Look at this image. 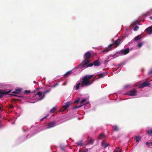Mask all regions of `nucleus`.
<instances>
[{"label": "nucleus", "mask_w": 152, "mask_h": 152, "mask_svg": "<svg viewBox=\"0 0 152 152\" xmlns=\"http://www.w3.org/2000/svg\"><path fill=\"white\" fill-rule=\"evenodd\" d=\"M149 18L150 19H151V20H152V16H151L150 17H149Z\"/></svg>", "instance_id": "79ce46f5"}, {"label": "nucleus", "mask_w": 152, "mask_h": 152, "mask_svg": "<svg viewBox=\"0 0 152 152\" xmlns=\"http://www.w3.org/2000/svg\"><path fill=\"white\" fill-rule=\"evenodd\" d=\"M37 95H38L39 97H40L42 96V94L40 92H38L37 93Z\"/></svg>", "instance_id": "473e14b6"}, {"label": "nucleus", "mask_w": 152, "mask_h": 152, "mask_svg": "<svg viewBox=\"0 0 152 152\" xmlns=\"http://www.w3.org/2000/svg\"><path fill=\"white\" fill-rule=\"evenodd\" d=\"M66 83H64V85H66Z\"/></svg>", "instance_id": "a18cd8bd"}, {"label": "nucleus", "mask_w": 152, "mask_h": 152, "mask_svg": "<svg viewBox=\"0 0 152 152\" xmlns=\"http://www.w3.org/2000/svg\"><path fill=\"white\" fill-rule=\"evenodd\" d=\"M9 95H11V96H17V97H21L20 96H18L17 95H15V94H9Z\"/></svg>", "instance_id": "72a5a7b5"}, {"label": "nucleus", "mask_w": 152, "mask_h": 152, "mask_svg": "<svg viewBox=\"0 0 152 152\" xmlns=\"http://www.w3.org/2000/svg\"><path fill=\"white\" fill-rule=\"evenodd\" d=\"M66 109H65V108H64V106H63V107L61 108V111H64L66 110Z\"/></svg>", "instance_id": "f704fd0d"}, {"label": "nucleus", "mask_w": 152, "mask_h": 152, "mask_svg": "<svg viewBox=\"0 0 152 152\" xmlns=\"http://www.w3.org/2000/svg\"><path fill=\"white\" fill-rule=\"evenodd\" d=\"M9 107L10 109H13L14 107V106L12 104L10 105Z\"/></svg>", "instance_id": "c9c22d12"}, {"label": "nucleus", "mask_w": 152, "mask_h": 152, "mask_svg": "<svg viewBox=\"0 0 152 152\" xmlns=\"http://www.w3.org/2000/svg\"><path fill=\"white\" fill-rule=\"evenodd\" d=\"M142 44L141 43H139L138 45V46H139V47H140L142 45Z\"/></svg>", "instance_id": "58836bf2"}, {"label": "nucleus", "mask_w": 152, "mask_h": 152, "mask_svg": "<svg viewBox=\"0 0 152 152\" xmlns=\"http://www.w3.org/2000/svg\"><path fill=\"white\" fill-rule=\"evenodd\" d=\"M148 134L149 135H151L152 134V129H150L149 130H148L147 131Z\"/></svg>", "instance_id": "bb28decb"}, {"label": "nucleus", "mask_w": 152, "mask_h": 152, "mask_svg": "<svg viewBox=\"0 0 152 152\" xmlns=\"http://www.w3.org/2000/svg\"><path fill=\"white\" fill-rule=\"evenodd\" d=\"M136 142H138L141 139V137L139 136L135 137Z\"/></svg>", "instance_id": "5701e85b"}, {"label": "nucleus", "mask_w": 152, "mask_h": 152, "mask_svg": "<svg viewBox=\"0 0 152 152\" xmlns=\"http://www.w3.org/2000/svg\"><path fill=\"white\" fill-rule=\"evenodd\" d=\"M152 14V9L148 11L145 14V16H147L150 15Z\"/></svg>", "instance_id": "aec40b11"}, {"label": "nucleus", "mask_w": 152, "mask_h": 152, "mask_svg": "<svg viewBox=\"0 0 152 152\" xmlns=\"http://www.w3.org/2000/svg\"><path fill=\"white\" fill-rule=\"evenodd\" d=\"M150 144H151V145H152V142H151L150 143Z\"/></svg>", "instance_id": "c03bdc74"}, {"label": "nucleus", "mask_w": 152, "mask_h": 152, "mask_svg": "<svg viewBox=\"0 0 152 152\" xmlns=\"http://www.w3.org/2000/svg\"><path fill=\"white\" fill-rule=\"evenodd\" d=\"M87 99L86 98H84L80 102V103L82 104V105H80L78 106H75L73 107L72 108V109H75L78 108L82 106L83 105H84L85 104H83V103L85 102L86 101Z\"/></svg>", "instance_id": "0eeeda50"}, {"label": "nucleus", "mask_w": 152, "mask_h": 152, "mask_svg": "<svg viewBox=\"0 0 152 152\" xmlns=\"http://www.w3.org/2000/svg\"><path fill=\"white\" fill-rule=\"evenodd\" d=\"M55 126V123L54 121L49 123L47 125L48 128L53 127Z\"/></svg>", "instance_id": "9b49d317"}, {"label": "nucleus", "mask_w": 152, "mask_h": 152, "mask_svg": "<svg viewBox=\"0 0 152 152\" xmlns=\"http://www.w3.org/2000/svg\"><path fill=\"white\" fill-rule=\"evenodd\" d=\"M30 93V91L29 90H25L24 91V93L26 94H28Z\"/></svg>", "instance_id": "c756f323"}, {"label": "nucleus", "mask_w": 152, "mask_h": 152, "mask_svg": "<svg viewBox=\"0 0 152 152\" xmlns=\"http://www.w3.org/2000/svg\"><path fill=\"white\" fill-rule=\"evenodd\" d=\"M100 65V62L98 60H95L94 62V63L89 64L86 67H88L90 66H92L93 65L95 66H99Z\"/></svg>", "instance_id": "20e7f679"}, {"label": "nucleus", "mask_w": 152, "mask_h": 152, "mask_svg": "<svg viewBox=\"0 0 152 152\" xmlns=\"http://www.w3.org/2000/svg\"><path fill=\"white\" fill-rule=\"evenodd\" d=\"M152 74V69L150 70L148 72V74L149 75H151Z\"/></svg>", "instance_id": "e433bc0d"}, {"label": "nucleus", "mask_w": 152, "mask_h": 152, "mask_svg": "<svg viewBox=\"0 0 152 152\" xmlns=\"http://www.w3.org/2000/svg\"><path fill=\"white\" fill-rule=\"evenodd\" d=\"M88 151V150L87 149L84 150H81V149H80L79 151V152H87Z\"/></svg>", "instance_id": "c85d7f7f"}, {"label": "nucleus", "mask_w": 152, "mask_h": 152, "mask_svg": "<svg viewBox=\"0 0 152 152\" xmlns=\"http://www.w3.org/2000/svg\"><path fill=\"white\" fill-rule=\"evenodd\" d=\"M21 92V89H16L15 91H13L12 93L13 94H19Z\"/></svg>", "instance_id": "6ab92c4d"}, {"label": "nucleus", "mask_w": 152, "mask_h": 152, "mask_svg": "<svg viewBox=\"0 0 152 152\" xmlns=\"http://www.w3.org/2000/svg\"><path fill=\"white\" fill-rule=\"evenodd\" d=\"M50 89H48L46 91H45L44 92V93L43 94L42 96V97L41 98H40V99H39V100H42L44 98L45 94H46L48 93L49 92H50Z\"/></svg>", "instance_id": "4468645a"}, {"label": "nucleus", "mask_w": 152, "mask_h": 152, "mask_svg": "<svg viewBox=\"0 0 152 152\" xmlns=\"http://www.w3.org/2000/svg\"><path fill=\"white\" fill-rule=\"evenodd\" d=\"M151 84L150 83L145 81L141 84L140 87L141 88H143L146 86H151Z\"/></svg>", "instance_id": "6e6552de"}, {"label": "nucleus", "mask_w": 152, "mask_h": 152, "mask_svg": "<svg viewBox=\"0 0 152 152\" xmlns=\"http://www.w3.org/2000/svg\"><path fill=\"white\" fill-rule=\"evenodd\" d=\"M17 100L16 99H12V102H13V101H15Z\"/></svg>", "instance_id": "ea45409f"}, {"label": "nucleus", "mask_w": 152, "mask_h": 152, "mask_svg": "<svg viewBox=\"0 0 152 152\" xmlns=\"http://www.w3.org/2000/svg\"><path fill=\"white\" fill-rule=\"evenodd\" d=\"M76 144L78 146H83L84 145V144L82 143V141L77 142L76 143Z\"/></svg>", "instance_id": "b1692460"}, {"label": "nucleus", "mask_w": 152, "mask_h": 152, "mask_svg": "<svg viewBox=\"0 0 152 152\" xmlns=\"http://www.w3.org/2000/svg\"><path fill=\"white\" fill-rule=\"evenodd\" d=\"M129 51V48L125 49V50H121V52L122 54H124V55H126L128 53Z\"/></svg>", "instance_id": "9d476101"}, {"label": "nucleus", "mask_w": 152, "mask_h": 152, "mask_svg": "<svg viewBox=\"0 0 152 152\" xmlns=\"http://www.w3.org/2000/svg\"><path fill=\"white\" fill-rule=\"evenodd\" d=\"M109 144L108 143H106L105 142L104 140L102 143V147L104 148H105L106 147L108 146Z\"/></svg>", "instance_id": "ddd939ff"}, {"label": "nucleus", "mask_w": 152, "mask_h": 152, "mask_svg": "<svg viewBox=\"0 0 152 152\" xmlns=\"http://www.w3.org/2000/svg\"><path fill=\"white\" fill-rule=\"evenodd\" d=\"M43 118H42V119H41L40 120V121H42L43 120Z\"/></svg>", "instance_id": "37998d69"}, {"label": "nucleus", "mask_w": 152, "mask_h": 152, "mask_svg": "<svg viewBox=\"0 0 152 152\" xmlns=\"http://www.w3.org/2000/svg\"><path fill=\"white\" fill-rule=\"evenodd\" d=\"M72 102L70 101L67 102L65 103L64 105L63 106L64 107L65 109H67L71 104Z\"/></svg>", "instance_id": "f8f14e48"}, {"label": "nucleus", "mask_w": 152, "mask_h": 152, "mask_svg": "<svg viewBox=\"0 0 152 152\" xmlns=\"http://www.w3.org/2000/svg\"><path fill=\"white\" fill-rule=\"evenodd\" d=\"M146 144L148 146H149L150 145V143L148 142H146Z\"/></svg>", "instance_id": "4c0bfd02"}, {"label": "nucleus", "mask_w": 152, "mask_h": 152, "mask_svg": "<svg viewBox=\"0 0 152 152\" xmlns=\"http://www.w3.org/2000/svg\"><path fill=\"white\" fill-rule=\"evenodd\" d=\"M137 91L135 89L130 90L127 93V94L130 96H135L136 95Z\"/></svg>", "instance_id": "423d86ee"}, {"label": "nucleus", "mask_w": 152, "mask_h": 152, "mask_svg": "<svg viewBox=\"0 0 152 152\" xmlns=\"http://www.w3.org/2000/svg\"><path fill=\"white\" fill-rule=\"evenodd\" d=\"M57 107L56 106L54 107L50 111V113H53L57 109Z\"/></svg>", "instance_id": "4be33fe9"}, {"label": "nucleus", "mask_w": 152, "mask_h": 152, "mask_svg": "<svg viewBox=\"0 0 152 152\" xmlns=\"http://www.w3.org/2000/svg\"><path fill=\"white\" fill-rule=\"evenodd\" d=\"M91 56V54L89 52H87L85 53L84 55L85 59L79 65V66L80 68H82L86 67V66L90 62V61L89 60V59Z\"/></svg>", "instance_id": "f03ea898"}, {"label": "nucleus", "mask_w": 152, "mask_h": 152, "mask_svg": "<svg viewBox=\"0 0 152 152\" xmlns=\"http://www.w3.org/2000/svg\"><path fill=\"white\" fill-rule=\"evenodd\" d=\"M94 76V75H86L83 77L82 78L81 83H78L76 84L75 86L76 90H78L80 87H88L91 85L94 81L95 78L91 80V79Z\"/></svg>", "instance_id": "f257e3e1"}, {"label": "nucleus", "mask_w": 152, "mask_h": 152, "mask_svg": "<svg viewBox=\"0 0 152 152\" xmlns=\"http://www.w3.org/2000/svg\"><path fill=\"white\" fill-rule=\"evenodd\" d=\"M94 140L91 138L90 140L87 141L88 143L86 145H93Z\"/></svg>", "instance_id": "2eb2a0df"}, {"label": "nucleus", "mask_w": 152, "mask_h": 152, "mask_svg": "<svg viewBox=\"0 0 152 152\" xmlns=\"http://www.w3.org/2000/svg\"><path fill=\"white\" fill-rule=\"evenodd\" d=\"M80 98H77L76 100L74 102V103H78L80 101Z\"/></svg>", "instance_id": "7c9ffc66"}, {"label": "nucleus", "mask_w": 152, "mask_h": 152, "mask_svg": "<svg viewBox=\"0 0 152 152\" xmlns=\"http://www.w3.org/2000/svg\"><path fill=\"white\" fill-rule=\"evenodd\" d=\"M107 74V73L104 72L102 73V74H98L97 75V76H99V78L102 77L106 75Z\"/></svg>", "instance_id": "a211bd4d"}, {"label": "nucleus", "mask_w": 152, "mask_h": 152, "mask_svg": "<svg viewBox=\"0 0 152 152\" xmlns=\"http://www.w3.org/2000/svg\"><path fill=\"white\" fill-rule=\"evenodd\" d=\"M11 90L7 91L5 90H0V98H2L4 95L7 94L10 92Z\"/></svg>", "instance_id": "7ed1b4c3"}, {"label": "nucleus", "mask_w": 152, "mask_h": 152, "mask_svg": "<svg viewBox=\"0 0 152 152\" xmlns=\"http://www.w3.org/2000/svg\"><path fill=\"white\" fill-rule=\"evenodd\" d=\"M113 127H114V130L115 131H118V128L117 126H115Z\"/></svg>", "instance_id": "2f4dec72"}, {"label": "nucleus", "mask_w": 152, "mask_h": 152, "mask_svg": "<svg viewBox=\"0 0 152 152\" xmlns=\"http://www.w3.org/2000/svg\"><path fill=\"white\" fill-rule=\"evenodd\" d=\"M48 116V115H46V116H45L43 118V119H44L46 118Z\"/></svg>", "instance_id": "a19ab883"}, {"label": "nucleus", "mask_w": 152, "mask_h": 152, "mask_svg": "<svg viewBox=\"0 0 152 152\" xmlns=\"http://www.w3.org/2000/svg\"><path fill=\"white\" fill-rule=\"evenodd\" d=\"M105 136L104 134L103 133H101L98 136V139L99 140H100L104 138Z\"/></svg>", "instance_id": "dca6fc26"}, {"label": "nucleus", "mask_w": 152, "mask_h": 152, "mask_svg": "<svg viewBox=\"0 0 152 152\" xmlns=\"http://www.w3.org/2000/svg\"><path fill=\"white\" fill-rule=\"evenodd\" d=\"M142 38L140 35H138L134 38V40L137 41L140 39Z\"/></svg>", "instance_id": "412c9836"}, {"label": "nucleus", "mask_w": 152, "mask_h": 152, "mask_svg": "<svg viewBox=\"0 0 152 152\" xmlns=\"http://www.w3.org/2000/svg\"><path fill=\"white\" fill-rule=\"evenodd\" d=\"M146 30L148 31V32L150 34L152 33V26H151L147 28L146 29Z\"/></svg>", "instance_id": "f3484780"}, {"label": "nucleus", "mask_w": 152, "mask_h": 152, "mask_svg": "<svg viewBox=\"0 0 152 152\" xmlns=\"http://www.w3.org/2000/svg\"><path fill=\"white\" fill-rule=\"evenodd\" d=\"M139 28V27L138 26H136L135 27H134V28L133 29V30L135 31H137Z\"/></svg>", "instance_id": "cd10ccee"}, {"label": "nucleus", "mask_w": 152, "mask_h": 152, "mask_svg": "<svg viewBox=\"0 0 152 152\" xmlns=\"http://www.w3.org/2000/svg\"><path fill=\"white\" fill-rule=\"evenodd\" d=\"M121 149L119 147H117L115 150V152H121Z\"/></svg>", "instance_id": "393cba45"}, {"label": "nucleus", "mask_w": 152, "mask_h": 152, "mask_svg": "<svg viewBox=\"0 0 152 152\" xmlns=\"http://www.w3.org/2000/svg\"><path fill=\"white\" fill-rule=\"evenodd\" d=\"M113 46V44H110V45L107 48H106L105 49H104L103 51L102 52L103 53H107L109 52V51L111 50L112 49V47Z\"/></svg>", "instance_id": "1a4fd4ad"}, {"label": "nucleus", "mask_w": 152, "mask_h": 152, "mask_svg": "<svg viewBox=\"0 0 152 152\" xmlns=\"http://www.w3.org/2000/svg\"><path fill=\"white\" fill-rule=\"evenodd\" d=\"M121 40L120 39H118L111 44H113V47H117L120 45Z\"/></svg>", "instance_id": "39448f33"}, {"label": "nucleus", "mask_w": 152, "mask_h": 152, "mask_svg": "<svg viewBox=\"0 0 152 152\" xmlns=\"http://www.w3.org/2000/svg\"><path fill=\"white\" fill-rule=\"evenodd\" d=\"M71 71L67 72L66 74L64 75V76L65 77H68L71 73Z\"/></svg>", "instance_id": "a878e982"}]
</instances>
